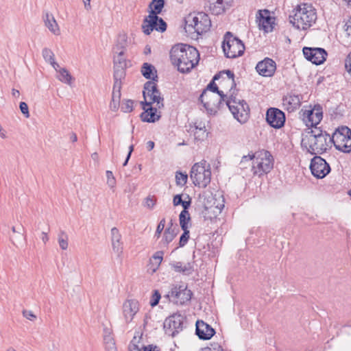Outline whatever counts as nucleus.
<instances>
[{"label": "nucleus", "mask_w": 351, "mask_h": 351, "mask_svg": "<svg viewBox=\"0 0 351 351\" xmlns=\"http://www.w3.org/2000/svg\"><path fill=\"white\" fill-rule=\"evenodd\" d=\"M170 58L172 64L178 67L181 73H188L199 60V54L196 48L186 44L174 45L170 51Z\"/></svg>", "instance_id": "f257e3e1"}, {"label": "nucleus", "mask_w": 351, "mask_h": 351, "mask_svg": "<svg viewBox=\"0 0 351 351\" xmlns=\"http://www.w3.org/2000/svg\"><path fill=\"white\" fill-rule=\"evenodd\" d=\"M289 16V21L298 29L306 30L311 27L317 20L315 9L311 4L298 5Z\"/></svg>", "instance_id": "f03ea898"}, {"label": "nucleus", "mask_w": 351, "mask_h": 351, "mask_svg": "<svg viewBox=\"0 0 351 351\" xmlns=\"http://www.w3.org/2000/svg\"><path fill=\"white\" fill-rule=\"evenodd\" d=\"M184 29L192 38L206 32L210 29L211 21L208 15L204 12H193L185 19Z\"/></svg>", "instance_id": "7ed1b4c3"}, {"label": "nucleus", "mask_w": 351, "mask_h": 351, "mask_svg": "<svg viewBox=\"0 0 351 351\" xmlns=\"http://www.w3.org/2000/svg\"><path fill=\"white\" fill-rule=\"evenodd\" d=\"M308 152L311 154H322L332 146L331 136L326 132L315 128L311 131Z\"/></svg>", "instance_id": "20e7f679"}, {"label": "nucleus", "mask_w": 351, "mask_h": 351, "mask_svg": "<svg viewBox=\"0 0 351 351\" xmlns=\"http://www.w3.org/2000/svg\"><path fill=\"white\" fill-rule=\"evenodd\" d=\"M252 171L254 176L259 178L267 174L274 167V158L269 152L261 150L253 154Z\"/></svg>", "instance_id": "39448f33"}, {"label": "nucleus", "mask_w": 351, "mask_h": 351, "mask_svg": "<svg viewBox=\"0 0 351 351\" xmlns=\"http://www.w3.org/2000/svg\"><path fill=\"white\" fill-rule=\"evenodd\" d=\"M228 99V95L223 94V91H220V93H210L203 90L199 97V101L210 114H215L218 110L226 106Z\"/></svg>", "instance_id": "423d86ee"}, {"label": "nucleus", "mask_w": 351, "mask_h": 351, "mask_svg": "<svg viewBox=\"0 0 351 351\" xmlns=\"http://www.w3.org/2000/svg\"><path fill=\"white\" fill-rule=\"evenodd\" d=\"M190 176L195 186L206 187L211 180L210 165L206 160L195 163L191 168Z\"/></svg>", "instance_id": "0eeeda50"}, {"label": "nucleus", "mask_w": 351, "mask_h": 351, "mask_svg": "<svg viewBox=\"0 0 351 351\" xmlns=\"http://www.w3.org/2000/svg\"><path fill=\"white\" fill-rule=\"evenodd\" d=\"M226 106L229 108L234 119L239 123H244L249 119V106L244 100L237 99L234 96V91L228 95Z\"/></svg>", "instance_id": "6e6552de"}, {"label": "nucleus", "mask_w": 351, "mask_h": 351, "mask_svg": "<svg viewBox=\"0 0 351 351\" xmlns=\"http://www.w3.org/2000/svg\"><path fill=\"white\" fill-rule=\"evenodd\" d=\"M222 48L225 56L228 58L241 56L245 51L243 42L230 32H227L224 35Z\"/></svg>", "instance_id": "1a4fd4ad"}, {"label": "nucleus", "mask_w": 351, "mask_h": 351, "mask_svg": "<svg viewBox=\"0 0 351 351\" xmlns=\"http://www.w3.org/2000/svg\"><path fill=\"white\" fill-rule=\"evenodd\" d=\"M335 148L344 153L351 152V130L346 126L338 128L331 136Z\"/></svg>", "instance_id": "9d476101"}, {"label": "nucleus", "mask_w": 351, "mask_h": 351, "mask_svg": "<svg viewBox=\"0 0 351 351\" xmlns=\"http://www.w3.org/2000/svg\"><path fill=\"white\" fill-rule=\"evenodd\" d=\"M166 296L170 301L178 305H184L191 300L192 292L188 289L186 285L176 284L172 285Z\"/></svg>", "instance_id": "9b49d317"}, {"label": "nucleus", "mask_w": 351, "mask_h": 351, "mask_svg": "<svg viewBox=\"0 0 351 351\" xmlns=\"http://www.w3.org/2000/svg\"><path fill=\"white\" fill-rule=\"evenodd\" d=\"M143 93L145 99V101H143L144 105L149 106L152 104L156 103L158 108L163 107L164 99L154 82L148 81L145 84Z\"/></svg>", "instance_id": "f8f14e48"}, {"label": "nucleus", "mask_w": 351, "mask_h": 351, "mask_svg": "<svg viewBox=\"0 0 351 351\" xmlns=\"http://www.w3.org/2000/svg\"><path fill=\"white\" fill-rule=\"evenodd\" d=\"M300 114L302 121L307 127L316 126L323 118L322 107L319 104L315 105L313 108L309 106L308 109H302Z\"/></svg>", "instance_id": "ddd939ff"}, {"label": "nucleus", "mask_w": 351, "mask_h": 351, "mask_svg": "<svg viewBox=\"0 0 351 351\" xmlns=\"http://www.w3.org/2000/svg\"><path fill=\"white\" fill-rule=\"evenodd\" d=\"M142 29L146 35H149L154 29L164 32L167 29V23L157 15L149 14L143 20Z\"/></svg>", "instance_id": "4468645a"}, {"label": "nucleus", "mask_w": 351, "mask_h": 351, "mask_svg": "<svg viewBox=\"0 0 351 351\" xmlns=\"http://www.w3.org/2000/svg\"><path fill=\"white\" fill-rule=\"evenodd\" d=\"M184 317L181 314L176 313L167 317L164 322L165 333L175 337L182 330Z\"/></svg>", "instance_id": "2eb2a0df"}, {"label": "nucleus", "mask_w": 351, "mask_h": 351, "mask_svg": "<svg viewBox=\"0 0 351 351\" xmlns=\"http://www.w3.org/2000/svg\"><path fill=\"white\" fill-rule=\"evenodd\" d=\"M310 169L312 174L319 179L325 178L330 171V165L324 158L318 156L311 159Z\"/></svg>", "instance_id": "dca6fc26"}, {"label": "nucleus", "mask_w": 351, "mask_h": 351, "mask_svg": "<svg viewBox=\"0 0 351 351\" xmlns=\"http://www.w3.org/2000/svg\"><path fill=\"white\" fill-rule=\"evenodd\" d=\"M256 18L260 29L263 30L266 33L273 30L276 19L271 16V13L268 10H258Z\"/></svg>", "instance_id": "f3484780"}, {"label": "nucleus", "mask_w": 351, "mask_h": 351, "mask_svg": "<svg viewBox=\"0 0 351 351\" xmlns=\"http://www.w3.org/2000/svg\"><path fill=\"white\" fill-rule=\"evenodd\" d=\"M303 54L308 60L316 65L322 64L327 56V52L322 48L304 47Z\"/></svg>", "instance_id": "a211bd4d"}, {"label": "nucleus", "mask_w": 351, "mask_h": 351, "mask_svg": "<svg viewBox=\"0 0 351 351\" xmlns=\"http://www.w3.org/2000/svg\"><path fill=\"white\" fill-rule=\"evenodd\" d=\"M267 122L274 128H282L285 122V113L275 108H271L267 110L266 113Z\"/></svg>", "instance_id": "6ab92c4d"}, {"label": "nucleus", "mask_w": 351, "mask_h": 351, "mask_svg": "<svg viewBox=\"0 0 351 351\" xmlns=\"http://www.w3.org/2000/svg\"><path fill=\"white\" fill-rule=\"evenodd\" d=\"M139 311V303L135 299H128L123 304V315L126 323L132 321Z\"/></svg>", "instance_id": "aec40b11"}, {"label": "nucleus", "mask_w": 351, "mask_h": 351, "mask_svg": "<svg viewBox=\"0 0 351 351\" xmlns=\"http://www.w3.org/2000/svg\"><path fill=\"white\" fill-rule=\"evenodd\" d=\"M256 69L259 75L264 77H271L276 71V64L272 59L265 58L263 60L258 62Z\"/></svg>", "instance_id": "412c9836"}, {"label": "nucleus", "mask_w": 351, "mask_h": 351, "mask_svg": "<svg viewBox=\"0 0 351 351\" xmlns=\"http://www.w3.org/2000/svg\"><path fill=\"white\" fill-rule=\"evenodd\" d=\"M195 333L200 339L208 340L215 334V331L205 322L197 320L196 322Z\"/></svg>", "instance_id": "4be33fe9"}, {"label": "nucleus", "mask_w": 351, "mask_h": 351, "mask_svg": "<svg viewBox=\"0 0 351 351\" xmlns=\"http://www.w3.org/2000/svg\"><path fill=\"white\" fill-rule=\"evenodd\" d=\"M301 100L300 95L291 93L283 97L282 104L288 111L293 112L300 106Z\"/></svg>", "instance_id": "5701e85b"}, {"label": "nucleus", "mask_w": 351, "mask_h": 351, "mask_svg": "<svg viewBox=\"0 0 351 351\" xmlns=\"http://www.w3.org/2000/svg\"><path fill=\"white\" fill-rule=\"evenodd\" d=\"M111 243L114 252L118 257H121L123 250V243L121 242V235L115 227L111 229Z\"/></svg>", "instance_id": "b1692460"}, {"label": "nucleus", "mask_w": 351, "mask_h": 351, "mask_svg": "<svg viewBox=\"0 0 351 351\" xmlns=\"http://www.w3.org/2000/svg\"><path fill=\"white\" fill-rule=\"evenodd\" d=\"M232 0H210L209 9L213 14L219 15L228 8Z\"/></svg>", "instance_id": "393cba45"}, {"label": "nucleus", "mask_w": 351, "mask_h": 351, "mask_svg": "<svg viewBox=\"0 0 351 351\" xmlns=\"http://www.w3.org/2000/svg\"><path fill=\"white\" fill-rule=\"evenodd\" d=\"M142 108L144 112L141 113V118L143 121L148 123H154L160 119V115L157 114V108H153L152 106H147L141 102Z\"/></svg>", "instance_id": "a878e982"}, {"label": "nucleus", "mask_w": 351, "mask_h": 351, "mask_svg": "<svg viewBox=\"0 0 351 351\" xmlns=\"http://www.w3.org/2000/svg\"><path fill=\"white\" fill-rule=\"evenodd\" d=\"M45 26L55 35H59L60 30L53 14L47 12L44 16Z\"/></svg>", "instance_id": "bb28decb"}, {"label": "nucleus", "mask_w": 351, "mask_h": 351, "mask_svg": "<svg viewBox=\"0 0 351 351\" xmlns=\"http://www.w3.org/2000/svg\"><path fill=\"white\" fill-rule=\"evenodd\" d=\"M171 268L177 272H182L184 274H190L193 271V263H187L183 264L182 262H172L170 263Z\"/></svg>", "instance_id": "cd10ccee"}, {"label": "nucleus", "mask_w": 351, "mask_h": 351, "mask_svg": "<svg viewBox=\"0 0 351 351\" xmlns=\"http://www.w3.org/2000/svg\"><path fill=\"white\" fill-rule=\"evenodd\" d=\"M190 130L193 132L195 139L197 141H203L207 137V132L204 124L199 123H195L194 128L191 127Z\"/></svg>", "instance_id": "c85d7f7f"}, {"label": "nucleus", "mask_w": 351, "mask_h": 351, "mask_svg": "<svg viewBox=\"0 0 351 351\" xmlns=\"http://www.w3.org/2000/svg\"><path fill=\"white\" fill-rule=\"evenodd\" d=\"M164 5V0H152L148 5L149 14L158 16V14L161 13Z\"/></svg>", "instance_id": "c756f323"}, {"label": "nucleus", "mask_w": 351, "mask_h": 351, "mask_svg": "<svg viewBox=\"0 0 351 351\" xmlns=\"http://www.w3.org/2000/svg\"><path fill=\"white\" fill-rule=\"evenodd\" d=\"M104 341L106 345V349L116 348L111 328L108 327L104 328Z\"/></svg>", "instance_id": "7c9ffc66"}, {"label": "nucleus", "mask_w": 351, "mask_h": 351, "mask_svg": "<svg viewBox=\"0 0 351 351\" xmlns=\"http://www.w3.org/2000/svg\"><path fill=\"white\" fill-rule=\"evenodd\" d=\"M142 75L147 79L154 80L155 77H157L156 71L155 67L147 62H145L141 69Z\"/></svg>", "instance_id": "2f4dec72"}, {"label": "nucleus", "mask_w": 351, "mask_h": 351, "mask_svg": "<svg viewBox=\"0 0 351 351\" xmlns=\"http://www.w3.org/2000/svg\"><path fill=\"white\" fill-rule=\"evenodd\" d=\"M42 55L45 60L49 62L56 71H58L60 66L55 61L53 52L49 48H44L42 51Z\"/></svg>", "instance_id": "473e14b6"}, {"label": "nucleus", "mask_w": 351, "mask_h": 351, "mask_svg": "<svg viewBox=\"0 0 351 351\" xmlns=\"http://www.w3.org/2000/svg\"><path fill=\"white\" fill-rule=\"evenodd\" d=\"M56 71L59 73L57 77L60 81L64 84L71 85L73 78L67 69L59 67Z\"/></svg>", "instance_id": "72a5a7b5"}, {"label": "nucleus", "mask_w": 351, "mask_h": 351, "mask_svg": "<svg viewBox=\"0 0 351 351\" xmlns=\"http://www.w3.org/2000/svg\"><path fill=\"white\" fill-rule=\"evenodd\" d=\"M172 225V221H171V226L165 230L162 239V243L164 245H167L169 243H171L176 235L174 230L171 228Z\"/></svg>", "instance_id": "f704fd0d"}, {"label": "nucleus", "mask_w": 351, "mask_h": 351, "mask_svg": "<svg viewBox=\"0 0 351 351\" xmlns=\"http://www.w3.org/2000/svg\"><path fill=\"white\" fill-rule=\"evenodd\" d=\"M115 82L113 86L112 99L116 101H120L121 99V82L117 79V74L115 73L114 75Z\"/></svg>", "instance_id": "c9c22d12"}, {"label": "nucleus", "mask_w": 351, "mask_h": 351, "mask_svg": "<svg viewBox=\"0 0 351 351\" xmlns=\"http://www.w3.org/2000/svg\"><path fill=\"white\" fill-rule=\"evenodd\" d=\"M113 51L117 56H114V63H119L120 64L125 63V59L123 58L124 55V49L123 47H119L117 45L113 48Z\"/></svg>", "instance_id": "e433bc0d"}, {"label": "nucleus", "mask_w": 351, "mask_h": 351, "mask_svg": "<svg viewBox=\"0 0 351 351\" xmlns=\"http://www.w3.org/2000/svg\"><path fill=\"white\" fill-rule=\"evenodd\" d=\"M190 214L188 210H182L179 215L180 224L182 229H189L188 223L190 221Z\"/></svg>", "instance_id": "4c0bfd02"}, {"label": "nucleus", "mask_w": 351, "mask_h": 351, "mask_svg": "<svg viewBox=\"0 0 351 351\" xmlns=\"http://www.w3.org/2000/svg\"><path fill=\"white\" fill-rule=\"evenodd\" d=\"M143 343L141 342V338L134 337L128 347V351H141L143 350Z\"/></svg>", "instance_id": "58836bf2"}, {"label": "nucleus", "mask_w": 351, "mask_h": 351, "mask_svg": "<svg viewBox=\"0 0 351 351\" xmlns=\"http://www.w3.org/2000/svg\"><path fill=\"white\" fill-rule=\"evenodd\" d=\"M221 77V74H216L214 75L213 80L208 84L206 88L204 90H207L210 93H220V91L218 88L217 85L215 84V81L218 80Z\"/></svg>", "instance_id": "ea45409f"}, {"label": "nucleus", "mask_w": 351, "mask_h": 351, "mask_svg": "<svg viewBox=\"0 0 351 351\" xmlns=\"http://www.w3.org/2000/svg\"><path fill=\"white\" fill-rule=\"evenodd\" d=\"M163 254L164 252L162 251H158L152 256L150 261L152 265L155 267V268L153 269L154 271H155L156 269H158L161 264V262L163 259Z\"/></svg>", "instance_id": "a19ab883"}, {"label": "nucleus", "mask_w": 351, "mask_h": 351, "mask_svg": "<svg viewBox=\"0 0 351 351\" xmlns=\"http://www.w3.org/2000/svg\"><path fill=\"white\" fill-rule=\"evenodd\" d=\"M68 236L64 231H60L58 234V243L60 245V247L65 250L68 248L69 243H68Z\"/></svg>", "instance_id": "79ce46f5"}, {"label": "nucleus", "mask_w": 351, "mask_h": 351, "mask_svg": "<svg viewBox=\"0 0 351 351\" xmlns=\"http://www.w3.org/2000/svg\"><path fill=\"white\" fill-rule=\"evenodd\" d=\"M253 154H249L247 156H243L239 162V167L241 169H245L248 167L252 166V162L254 158H252Z\"/></svg>", "instance_id": "37998d69"}, {"label": "nucleus", "mask_w": 351, "mask_h": 351, "mask_svg": "<svg viewBox=\"0 0 351 351\" xmlns=\"http://www.w3.org/2000/svg\"><path fill=\"white\" fill-rule=\"evenodd\" d=\"M134 101L130 99L124 100L121 104V110L123 112H130L133 110Z\"/></svg>", "instance_id": "c03bdc74"}, {"label": "nucleus", "mask_w": 351, "mask_h": 351, "mask_svg": "<svg viewBox=\"0 0 351 351\" xmlns=\"http://www.w3.org/2000/svg\"><path fill=\"white\" fill-rule=\"evenodd\" d=\"M107 184L114 191L116 186V179L111 171H106Z\"/></svg>", "instance_id": "a18cd8bd"}, {"label": "nucleus", "mask_w": 351, "mask_h": 351, "mask_svg": "<svg viewBox=\"0 0 351 351\" xmlns=\"http://www.w3.org/2000/svg\"><path fill=\"white\" fill-rule=\"evenodd\" d=\"M188 176L185 173L177 172L176 174V184L180 186H184L187 182Z\"/></svg>", "instance_id": "49530a36"}, {"label": "nucleus", "mask_w": 351, "mask_h": 351, "mask_svg": "<svg viewBox=\"0 0 351 351\" xmlns=\"http://www.w3.org/2000/svg\"><path fill=\"white\" fill-rule=\"evenodd\" d=\"M182 230L184 231V232L182 233L180 238V247L184 246L187 243L189 239V230L188 229H182Z\"/></svg>", "instance_id": "de8ad7c7"}, {"label": "nucleus", "mask_w": 351, "mask_h": 351, "mask_svg": "<svg viewBox=\"0 0 351 351\" xmlns=\"http://www.w3.org/2000/svg\"><path fill=\"white\" fill-rule=\"evenodd\" d=\"M219 74H221V76L224 74L227 75L228 81H229L231 83V89L230 90V92H231L233 86H235L236 85L234 80V73L230 70H226L222 72H220Z\"/></svg>", "instance_id": "09e8293b"}, {"label": "nucleus", "mask_w": 351, "mask_h": 351, "mask_svg": "<svg viewBox=\"0 0 351 351\" xmlns=\"http://www.w3.org/2000/svg\"><path fill=\"white\" fill-rule=\"evenodd\" d=\"M160 298H161V296H160V293H159V291L158 290H155L154 291V293L152 296V299L150 300V305L152 306H156L158 304Z\"/></svg>", "instance_id": "8fccbe9b"}, {"label": "nucleus", "mask_w": 351, "mask_h": 351, "mask_svg": "<svg viewBox=\"0 0 351 351\" xmlns=\"http://www.w3.org/2000/svg\"><path fill=\"white\" fill-rule=\"evenodd\" d=\"M165 223H166V221H165V218H163L160 220V221L159 222V223L156 228V230L155 232L156 237H157V238L160 237L161 232H162V230L165 228Z\"/></svg>", "instance_id": "3c124183"}, {"label": "nucleus", "mask_w": 351, "mask_h": 351, "mask_svg": "<svg viewBox=\"0 0 351 351\" xmlns=\"http://www.w3.org/2000/svg\"><path fill=\"white\" fill-rule=\"evenodd\" d=\"M19 108H20L21 112L24 114V116L26 118L29 117L28 106L25 102L21 101L19 104Z\"/></svg>", "instance_id": "603ef678"}, {"label": "nucleus", "mask_w": 351, "mask_h": 351, "mask_svg": "<svg viewBox=\"0 0 351 351\" xmlns=\"http://www.w3.org/2000/svg\"><path fill=\"white\" fill-rule=\"evenodd\" d=\"M156 204V200L154 197H147L145 199V206L149 209H152Z\"/></svg>", "instance_id": "864d4df0"}, {"label": "nucleus", "mask_w": 351, "mask_h": 351, "mask_svg": "<svg viewBox=\"0 0 351 351\" xmlns=\"http://www.w3.org/2000/svg\"><path fill=\"white\" fill-rule=\"evenodd\" d=\"M23 315L27 319L33 321L36 318V316L31 311L24 310Z\"/></svg>", "instance_id": "5fc2aeb1"}, {"label": "nucleus", "mask_w": 351, "mask_h": 351, "mask_svg": "<svg viewBox=\"0 0 351 351\" xmlns=\"http://www.w3.org/2000/svg\"><path fill=\"white\" fill-rule=\"evenodd\" d=\"M143 351H160V349L158 346L154 345H148L147 346H142Z\"/></svg>", "instance_id": "6e6d98bb"}, {"label": "nucleus", "mask_w": 351, "mask_h": 351, "mask_svg": "<svg viewBox=\"0 0 351 351\" xmlns=\"http://www.w3.org/2000/svg\"><path fill=\"white\" fill-rule=\"evenodd\" d=\"M173 204L175 206L181 205L182 204V195H176L173 199Z\"/></svg>", "instance_id": "4d7b16f0"}, {"label": "nucleus", "mask_w": 351, "mask_h": 351, "mask_svg": "<svg viewBox=\"0 0 351 351\" xmlns=\"http://www.w3.org/2000/svg\"><path fill=\"white\" fill-rule=\"evenodd\" d=\"M345 32L348 36H351V18L348 21L345 25Z\"/></svg>", "instance_id": "13d9d810"}, {"label": "nucleus", "mask_w": 351, "mask_h": 351, "mask_svg": "<svg viewBox=\"0 0 351 351\" xmlns=\"http://www.w3.org/2000/svg\"><path fill=\"white\" fill-rule=\"evenodd\" d=\"M119 106L120 101H116L115 100L112 99L110 106L112 110L116 111L119 108Z\"/></svg>", "instance_id": "bf43d9fd"}, {"label": "nucleus", "mask_w": 351, "mask_h": 351, "mask_svg": "<svg viewBox=\"0 0 351 351\" xmlns=\"http://www.w3.org/2000/svg\"><path fill=\"white\" fill-rule=\"evenodd\" d=\"M133 150H134V145H130V147H129V152H128V156H127V157H126V159H125V162H123V166L127 165V164H128V160H129V159H130V156H131V154H132V153Z\"/></svg>", "instance_id": "052dcab7"}, {"label": "nucleus", "mask_w": 351, "mask_h": 351, "mask_svg": "<svg viewBox=\"0 0 351 351\" xmlns=\"http://www.w3.org/2000/svg\"><path fill=\"white\" fill-rule=\"evenodd\" d=\"M345 67L346 69L351 67V51L348 53V56L345 60Z\"/></svg>", "instance_id": "680f3d73"}, {"label": "nucleus", "mask_w": 351, "mask_h": 351, "mask_svg": "<svg viewBox=\"0 0 351 351\" xmlns=\"http://www.w3.org/2000/svg\"><path fill=\"white\" fill-rule=\"evenodd\" d=\"M182 206L183 207V210H187V209L191 206V201H183L182 204H181Z\"/></svg>", "instance_id": "e2e57ef3"}, {"label": "nucleus", "mask_w": 351, "mask_h": 351, "mask_svg": "<svg viewBox=\"0 0 351 351\" xmlns=\"http://www.w3.org/2000/svg\"><path fill=\"white\" fill-rule=\"evenodd\" d=\"M44 243H46L49 241V237L47 232H43L40 237Z\"/></svg>", "instance_id": "0e129e2a"}, {"label": "nucleus", "mask_w": 351, "mask_h": 351, "mask_svg": "<svg viewBox=\"0 0 351 351\" xmlns=\"http://www.w3.org/2000/svg\"><path fill=\"white\" fill-rule=\"evenodd\" d=\"M154 141H149L147 143V149H148V151H151L154 149Z\"/></svg>", "instance_id": "69168bd1"}, {"label": "nucleus", "mask_w": 351, "mask_h": 351, "mask_svg": "<svg viewBox=\"0 0 351 351\" xmlns=\"http://www.w3.org/2000/svg\"><path fill=\"white\" fill-rule=\"evenodd\" d=\"M12 95L14 97H19L20 95V93L18 90L13 88L12 90Z\"/></svg>", "instance_id": "338daca9"}, {"label": "nucleus", "mask_w": 351, "mask_h": 351, "mask_svg": "<svg viewBox=\"0 0 351 351\" xmlns=\"http://www.w3.org/2000/svg\"><path fill=\"white\" fill-rule=\"evenodd\" d=\"M205 351H223V349L221 346H219L217 350H216L215 348L213 350L211 348H206Z\"/></svg>", "instance_id": "774afa93"}]
</instances>
